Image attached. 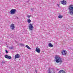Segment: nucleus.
Here are the masks:
<instances>
[{
	"mask_svg": "<svg viewBox=\"0 0 73 73\" xmlns=\"http://www.w3.org/2000/svg\"><path fill=\"white\" fill-rule=\"evenodd\" d=\"M55 59L56 60V62L57 63L58 62H62V60H61V58L59 56H57L55 57Z\"/></svg>",
	"mask_w": 73,
	"mask_h": 73,
	"instance_id": "f257e3e1",
	"label": "nucleus"
},
{
	"mask_svg": "<svg viewBox=\"0 0 73 73\" xmlns=\"http://www.w3.org/2000/svg\"><path fill=\"white\" fill-rule=\"evenodd\" d=\"M68 9L69 11V13L70 15H73V6L72 5H70Z\"/></svg>",
	"mask_w": 73,
	"mask_h": 73,
	"instance_id": "f03ea898",
	"label": "nucleus"
},
{
	"mask_svg": "<svg viewBox=\"0 0 73 73\" xmlns=\"http://www.w3.org/2000/svg\"><path fill=\"white\" fill-rule=\"evenodd\" d=\"M61 53L62 55L65 56L67 54V52L65 50H63L62 51Z\"/></svg>",
	"mask_w": 73,
	"mask_h": 73,
	"instance_id": "7ed1b4c3",
	"label": "nucleus"
},
{
	"mask_svg": "<svg viewBox=\"0 0 73 73\" xmlns=\"http://www.w3.org/2000/svg\"><path fill=\"white\" fill-rule=\"evenodd\" d=\"M35 51L36 52H37L38 53H40V51H41V50H40V48H39L38 47H37L36 48Z\"/></svg>",
	"mask_w": 73,
	"mask_h": 73,
	"instance_id": "20e7f679",
	"label": "nucleus"
},
{
	"mask_svg": "<svg viewBox=\"0 0 73 73\" xmlns=\"http://www.w3.org/2000/svg\"><path fill=\"white\" fill-rule=\"evenodd\" d=\"M16 9H13L10 11L11 14H15L16 13Z\"/></svg>",
	"mask_w": 73,
	"mask_h": 73,
	"instance_id": "39448f33",
	"label": "nucleus"
},
{
	"mask_svg": "<svg viewBox=\"0 0 73 73\" xmlns=\"http://www.w3.org/2000/svg\"><path fill=\"white\" fill-rule=\"evenodd\" d=\"M20 57V56L18 54H17L15 55V58H18Z\"/></svg>",
	"mask_w": 73,
	"mask_h": 73,
	"instance_id": "423d86ee",
	"label": "nucleus"
},
{
	"mask_svg": "<svg viewBox=\"0 0 73 73\" xmlns=\"http://www.w3.org/2000/svg\"><path fill=\"white\" fill-rule=\"evenodd\" d=\"M61 4L63 5H66V1H65L63 0L62 1H61Z\"/></svg>",
	"mask_w": 73,
	"mask_h": 73,
	"instance_id": "0eeeda50",
	"label": "nucleus"
},
{
	"mask_svg": "<svg viewBox=\"0 0 73 73\" xmlns=\"http://www.w3.org/2000/svg\"><path fill=\"white\" fill-rule=\"evenodd\" d=\"M5 58H6L7 59H11V58H12L11 57V56H8L7 55L5 56Z\"/></svg>",
	"mask_w": 73,
	"mask_h": 73,
	"instance_id": "6e6552de",
	"label": "nucleus"
},
{
	"mask_svg": "<svg viewBox=\"0 0 73 73\" xmlns=\"http://www.w3.org/2000/svg\"><path fill=\"white\" fill-rule=\"evenodd\" d=\"M58 73H65V71L64 70H62L59 71Z\"/></svg>",
	"mask_w": 73,
	"mask_h": 73,
	"instance_id": "1a4fd4ad",
	"label": "nucleus"
},
{
	"mask_svg": "<svg viewBox=\"0 0 73 73\" xmlns=\"http://www.w3.org/2000/svg\"><path fill=\"white\" fill-rule=\"evenodd\" d=\"M48 46L49 47H53V46L52 44V43H50L48 44Z\"/></svg>",
	"mask_w": 73,
	"mask_h": 73,
	"instance_id": "9d476101",
	"label": "nucleus"
},
{
	"mask_svg": "<svg viewBox=\"0 0 73 73\" xmlns=\"http://www.w3.org/2000/svg\"><path fill=\"white\" fill-rule=\"evenodd\" d=\"M11 28H15V25L13 24H12L10 26Z\"/></svg>",
	"mask_w": 73,
	"mask_h": 73,
	"instance_id": "9b49d317",
	"label": "nucleus"
},
{
	"mask_svg": "<svg viewBox=\"0 0 73 73\" xmlns=\"http://www.w3.org/2000/svg\"><path fill=\"white\" fill-rule=\"evenodd\" d=\"M27 22L28 24H30L31 23V20H30V19H29L27 20Z\"/></svg>",
	"mask_w": 73,
	"mask_h": 73,
	"instance_id": "f8f14e48",
	"label": "nucleus"
},
{
	"mask_svg": "<svg viewBox=\"0 0 73 73\" xmlns=\"http://www.w3.org/2000/svg\"><path fill=\"white\" fill-rule=\"evenodd\" d=\"M29 28H33V25L31 23L29 25Z\"/></svg>",
	"mask_w": 73,
	"mask_h": 73,
	"instance_id": "ddd939ff",
	"label": "nucleus"
},
{
	"mask_svg": "<svg viewBox=\"0 0 73 73\" xmlns=\"http://www.w3.org/2000/svg\"><path fill=\"white\" fill-rule=\"evenodd\" d=\"M25 47L26 48H28V49H30V50H31V48H30L29 46H28V45H26Z\"/></svg>",
	"mask_w": 73,
	"mask_h": 73,
	"instance_id": "4468645a",
	"label": "nucleus"
},
{
	"mask_svg": "<svg viewBox=\"0 0 73 73\" xmlns=\"http://www.w3.org/2000/svg\"><path fill=\"white\" fill-rule=\"evenodd\" d=\"M48 73H54V71H52L51 70H49L48 72Z\"/></svg>",
	"mask_w": 73,
	"mask_h": 73,
	"instance_id": "2eb2a0df",
	"label": "nucleus"
},
{
	"mask_svg": "<svg viewBox=\"0 0 73 73\" xmlns=\"http://www.w3.org/2000/svg\"><path fill=\"white\" fill-rule=\"evenodd\" d=\"M62 17H63L61 15H60L58 16V18H59V19H62Z\"/></svg>",
	"mask_w": 73,
	"mask_h": 73,
	"instance_id": "dca6fc26",
	"label": "nucleus"
},
{
	"mask_svg": "<svg viewBox=\"0 0 73 73\" xmlns=\"http://www.w3.org/2000/svg\"><path fill=\"white\" fill-rule=\"evenodd\" d=\"M13 46H12L10 47H9V49H13Z\"/></svg>",
	"mask_w": 73,
	"mask_h": 73,
	"instance_id": "f3484780",
	"label": "nucleus"
},
{
	"mask_svg": "<svg viewBox=\"0 0 73 73\" xmlns=\"http://www.w3.org/2000/svg\"><path fill=\"white\" fill-rule=\"evenodd\" d=\"M29 29L30 31H32L33 29L32 28H29Z\"/></svg>",
	"mask_w": 73,
	"mask_h": 73,
	"instance_id": "a211bd4d",
	"label": "nucleus"
},
{
	"mask_svg": "<svg viewBox=\"0 0 73 73\" xmlns=\"http://www.w3.org/2000/svg\"><path fill=\"white\" fill-rule=\"evenodd\" d=\"M20 45H21V46H24V44H21Z\"/></svg>",
	"mask_w": 73,
	"mask_h": 73,
	"instance_id": "6ab92c4d",
	"label": "nucleus"
},
{
	"mask_svg": "<svg viewBox=\"0 0 73 73\" xmlns=\"http://www.w3.org/2000/svg\"><path fill=\"white\" fill-rule=\"evenodd\" d=\"M31 16H30V15H28L27 16V17H28V18L29 19V18H30V17H31Z\"/></svg>",
	"mask_w": 73,
	"mask_h": 73,
	"instance_id": "aec40b11",
	"label": "nucleus"
},
{
	"mask_svg": "<svg viewBox=\"0 0 73 73\" xmlns=\"http://www.w3.org/2000/svg\"><path fill=\"white\" fill-rule=\"evenodd\" d=\"M6 53H8V51H7V50H5Z\"/></svg>",
	"mask_w": 73,
	"mask_h": 73,
	"instance_id": "412c9836",
	"label": "nucleus"
},
{
	"mask_svg": "<svg viewBox=\"0 0 73 73\" xmlns=\"http://www.w3.org/2000/svg\"><path fill=\"white\" fill-rule=\"evenodd\" d=\"M57 5H58V7L59 8H60V6H59V5H58V4H57Z\"/></svg>",
	"mask_w": 73,
	"mask_h": 73,
	"instance_id": "4be33fe9",
	"label": "nucleus"
},
{
	"mask_svg": "<svg viewBox=\"0 0 73 73\" xmlns=\"http://www.w3.org/2000/svg\"><path fill=\"white\" fill-rule=\"evenodd\" d=\"M11 29H12V30H13V29H14V28H11Z\"/></svg>",
	"mask_w": 73,
	"mask_h": 73,
	"instance_id": "5701e85b",
	"label": "nucleus"
},
{
	"mask_svg": "<svg viewBox=\"0 0 73 73\" xmlns=\"http://www.w3.org/2000/svg\"><path fill=\"white\" fill-rule=\"evenodd\" d=\"M35 72H36V73H37V71H36V70H35Z\"/></svg>",
	"mask_w": 73,
	"mask_h": 73,
	"instance_id": "b1692460",
	"label": "nucleus"
},
{
	"mask_svg": "<svg viewBox=\"0 0 73 73\" xmlns=\"http://www.w3.org/2000/svg\"><path fill=\"white\" fill-rule=\"evenodd\" d=\"M33 9H31V10H33Z\"/></svg>",
	"mask_w": 73,
	"mask_h": 73,
	"instance_id": "393cba45",
	"label": "nucleus"
},
{
	"mask_svg": "<svg viewBox=\"0 0 73 73\" xmlns=\"http://www.w3.org/2000/svg\"><path fill=\"white\" fill-rule=\"evenodd\" d=\"M17 19H18V17H17Z\"/></svg>",
	"mask_w": 73,
	"mask_h": 73,
	"instance_id": "a878e982",
	"label": "nucleus"
}]
</instances>
